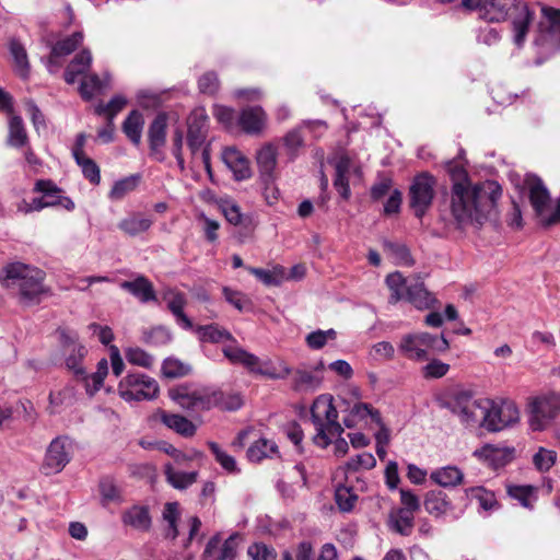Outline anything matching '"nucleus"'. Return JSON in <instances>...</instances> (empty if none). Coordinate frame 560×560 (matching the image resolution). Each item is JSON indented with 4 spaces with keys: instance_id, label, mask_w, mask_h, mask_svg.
<instances>
[{
    "instance_id": "nucleus-1",
    "label": "nucleus",
    "mask_w": 560,
    "mask_h": 560,
    "mask_svg": "<svg viewBox=\"0 0 560 560\" xmlns=\"http://www.w3.org/2000/svg\"><path fill=\"white\" fill-rule=\"evenodd\" d=\"M502 195L501 186L494 180L463 185L451 188V213L458 228L471 223L482 224Z\"/></svg>"
},
{
    "instance_id": "nucleus-2",
    "label": "nucleus",
    "mask_w": 560,
    "mask_h": 560,
    "mask_svg": "<svg viewBox=\"0 0 560 560\" xmlns=\"http://www.w3.org/2000/svg\"><path fill=\"white\" fill-rule=\"evenodd\" d=\"M224 357L232 364H240L248 372L270 380H284L291 376V388L298 393L315 392L323 382V376L317 375L311 368L301 365L292 370L284 362H280L279 369H276L270 360L262 361L242 347H226Z\"/></svg>"
},
{
    "instance_id": "nucleus-3",
    "label": "nucleus",
    "mask_w": 560,
    "mask_h": 560,
    "mask_svg": "<svg viewBox=\"0 0 560 560\" xmlns=\"http://www.w3.org/2000/svg\"><path fill=\"white\" fill-rule=\"evenodd\" d=\"M462 7L476 11L480 19L490 23L503 22L513 12V42L520 48L524 45L534 20V13L520 0H462Z\"/></svg>"
},
{
    "instance_id": "nucleus-4",
    "label": "nucleus",
    "mask_w": 560,
    "mask_h": 560,
    "mask_svg": "<svg viewBox=\"0 0 560 560\" xmlns=\"http://www.w3.org/2000/svg\"><path fill=\"white\" fill-rule=\"evenodd\" d=\"M44 279L43 270L22 262L9 264L0 272L2 285L15 292L20 303L25 306L40 302L45 292Z\"/></svg>"
},
{
    "instance_id": "nucleus-5",
    "label": "nucleus",
    "mask_w": 560,
    "mask_h": 560,
    "mask_svg": "<svg viewBox=\"0 0 560 560\" xmlns=\"http://www.w3.org/2000/svg\"><path fill=\"white\" fill-rule=\"evenodd\" d=\"M440 406L450 410L459 422L469 429L482 428L485 415L490 408V398L476 397L471 390L454 388L440 398Z\"/></svg>"
},
{
    "instance_id": "nucleus-6",
    "label": "nucleus",
    "mask_w": 560,
    "mask_h": 560,
    "mask_svg": "<svg viewBox=\"0 0 560 560\" xmlns=\"http://www.w3.org/2000/svg\"><path fill=\"white\" fill-rule=\"evenodd\" d=\"M311 419L315 427L314 443L326 448L332 438L339 436L343 432V428L338 422V411L334 406L330 396H318L311 407Z\"/></svg>"
},
{
    "instance_id": "nucleus-7",
    "label": "nucleus",
    "mask_w": 560,
    "mask_h": 560,
    "mask_svg": "<svg viewBox=\"0 0 560 560\" xmlns=\"http://www.w3.org/2000/svg\"><path fill=\"white\" fill-rule=\"evenodd\" d=\"M448 349L450 342L443 334L438 336L427 331L405 334L398 343L400 354L416 362L427 361L431 351L443 353Z\"/></svg>"
},
{
    "instance_id": "nucleus-8",
    "label": "nucleus",
    "mask_w": 560,
    "mask_h": 560,
    "mask_svg": "<svg viewBox=\"0 0 560 560\" xmlns=\"http://www.w3.org/2000/svg\"><path fill=\"white\" fill-rule=\"evenodd\" d=\"M158 382L145 374L128 373L118 384V394L125 401L151 400L158 397Z\"/></svg>"
},
{
    "instance_id": "nucleus-9",
    "label": "nucleus",
    "mask_w": 560,
    "mask_h": 560,
    "mask_svg": "<svg viewBox=\"0 0 560 560\" xmlns=\"http://www.w3.org/2000/svg\"><path fill=\"white\" fill-rule=\"evenodd\" d=\"M170 397L183 409L207 411L218 406L222 397V390L211 388L190 390L187 387H179L171 390Z\"/></svg>"
},
{
    "instance_id": "nucleus-10",
    "label": "nucleus",
    "mask_w": 560,
    "mask_h": 560,
    "mask_svg": "<svg viewBox=\"0 0 560 560\" xmlns=\"http://www.w3.org/2000/svg\"><path fill=\"white\" fill-rule=\"evenodd\" d=\"M560 415V396L550 395L534 398L528 406V424L533 431L548 429Z\"/></svg>"
},
{
    "instance_id": "nucleus-11",
    "label": "nucleus",
    "mask_w": 560,
    "mask_h": 560,
    "mask_svg": "<svg viewBox=\"0 0 560 560\" xmlns=\"http://www.w3.org/2000/svg\"><path fill=\"white\" fill-rule=\"evenodd\" d=\"M435 185V177L427 172L415 176L409 187V206L417 218L421 219L431 207Z\"/></svg>"
},
{
    "instance_id": "nucleus-12",
    "label": "nucleus",
    "mask_w": 560,
    "mask_h": 560,
    "mask_svg": "<svg viewBox=\"0 0 560 560\" xmlns=\"http://www.w3.org/2000/svg\"><path fill=\"white\" fill-rule=\"evenodd\" d=\"M490 405L482 422V428L487 431L499 432L520 421V410L514 401L497 402L490 399Z\"/></svg>"
},
{
    "instance_id": "nucleus-13",
    "label": "nucleus",
    "mask_w": 560,
    "mask_h": 560,
    "mask_svg": "<svg viewBox=\"0 0 560 560\" xmlns=\"http://www.w3.org/2000/svg\"><path fill=\"white\" fill-rule=\"evenodd\" d=\"M72 451V441L69 438H55L46 450L42 471L46 476L60 472L71 460Z\"/></svg>"
},
{
    "instance_id": "nucleus-14",
    "label": "nucleus",
    "mask_w": 560,
    "mask_h": 560,
    "mask_svg": "<svg viewBox=\"0 0 560 560\" xmlns=\"http://www.w3.org/2000/svg\"><path fill=\"white\" fill-rule=\"evenodd\" d=\"M525 187L528 191L530 206L540 224L545 225V219L548 218L552 209V200L549 190L542 180L533 174H528L525 178Z\"/></svg>"
},
{
    "instance_id": "nucleus-15",
    "label": "nucleus",
    "mask_w": 560,
    "mask_h": 560,
    "mask_svg": "<svg viewBox=\"0 0 560 560\" xmlns=\"http://www.w3.org/2000/svg\"><path fill=\"white\" fill-rule=\"evenodd\" d=\"M187 144L195 158L206 145L209 131V116L202 107L195 108L187 118Z\"/></svg>"
},
{
    "instance_id": "nucleus-16",
    "label": "nucleus",
    "mask_w": 560,
    "mask_h": 560,
    "mask_svg": "<svg viewBox=\"0 0 560 560\" xmlns=\"http://www.w3.org/2000/svg\"><path fill=\"white\" fill-rule=\"evenodd\" d=\"M167 115L159 113L148 129L150 155L158 162L165 160L163 147L166 143Z\"/></svg>"
},
{
    "instance_id": "nucleus-17",
    "label": "nucleus",
    "mask_w": 560,
    "mask_h": 560,
    "mask_svg": "<svg viewBox=\"0 0 560 560\" xmlns=\"http://www.w3.org/2000/svg\"><path fill=\"white\" fill-rule=\"evenodd\" d=\"M236 535L222 542L220 534L212 536L202 552V560H234L236 557Z\"/></svg>"
},
{
    "instance_id": "nucleus-18",
    "label": "nucleus",
    "mask_w": 560,
    "mask_h": 560,
    "mask_svg": "<svg viewBox=\"0 0 560 560\" xmlns=\"http://www.w3.org/2000/svg\"><path fill=\"white\" fill-rule=\"evenodd\" d=\"M162 299L166 302L167 308L175 317L178 326L184 329H191L194 327L190 318L184 313L187 299L183 292L168 287L162 291Z\"/></svg>"
},
{
    "instance_id": "nucleus-19",
    "label": "nucleus",
    "mask_w": 560,
    "mask_h": 560,
    "mask_svg": "<svg viewBox=\"0 0 560 560\" xmlns=\"http://www.w3.org/2000/svg\"><path fill=\"white\" fill-rule=\"evenodd\" d=\"M267 121V115L261 106H247L238 115L237 122L248 135L260 133Z\"/></svg>"
},
{
    "instance_id": "nucleus-20",
    "label": "nucleus",
    "mask_w": 560,
    "mask_h": 560,
    "mask_svg": "<svg viewBox=\"0 0 560 560\" xmlns=\"http://www.w3.org/2000/svg\"><path fill=\"white\" fill-rule=\"evenodd\" d=\"M34 190L42 192L46 207H62L68 211L74 209V202L66 196L61 195V189L52 182L39 179L36 182Z\"/></svg>"
},
{
    "instance_id": "nucleus-21",
    "label": "nucleus",
    "mask_w": 560,
    "mask_h": 560,
    "mask_svg": "<svg viewBox=\"0 0 560 560\" xmlns=\"http://www.w3.org/2000/svg\"><path fill=\"white\" fill-rule=\"evenodd\" d=\"M121 522L125 526L138 532H149L152 526V517L147 505L135 504L121 513Z\"/></svg>"
},
{
    "instance_id": "nucleus-22",
    "label": "nucleus",
    "mask_w": 560,
    "mask_h": 560,
    "mask_svg": "<svg viewBox=\"0 0 560 560\" xmlns=\"http://www.w3.org/2000/svg\"><path fill=\"white\" fill-rule=\"evenodd\" d=\"M278 150L273 143L264 144L256 153V161L260 177L264 183H271L275 179Z\"/></svg>"
},
{
    "instance_id": "nucleus-23",
    "label": "nucleus",
    "mask_w": 560,
    "mask_h": 560,
    "mask_svg": "<svg viewBox=\"0 0 560 560\" xmlns=\"http://www.w3.org/2000/svg\"><path fill=\"white\" fill-rule=\"evenodd\" d=\"M222 160L228 168L232 171L235 179L244 180L250 177L249 162L237 149L225 148L222 152Z\"/></svg>"
},
{
    "instance_id": "nucleus-24",
    "label": "nucleus",
    "mask_w": 560,
    "mask_h": 560,
    "mask_svg": "<svg viewBox=\"0 0 560 560\" xmlns=\"http://www.w3.org/2000/svg\"><path fill=\"white\" fill-rule=\"evenodd\" d=\"M196 331L198 334V337L200 341L202 342H211V343H219L223 341H230V343H226L222 348V352L224 353V349L226 347H240L236 339L232 336V334L226 330L225 328L217 325V324H210L205 326H198L196 328Z\"/></svg>"
},
{
    "instance_id": "nucleus-25",
    "label": "nucleus",
    "mask_w": 560,
    "mask_h": 560,
    "mask_svg": "<svg viewBox=\"0 0 560 560\" xmlns=\"http://www.w3.org/2000/svg\"><path fill=\"white\" fill-rule=\"evenodd\" d=\"M120 288L132 294L141 303L158 301L153 284L144 276H138L132 281H124L120 283Z\"/></svg>"
},
{
    "instance_id": "nucleus-26",
    "label": "nucleus",
    "mask_w": 560,
    "mask_h": 560,
    "mask_svg": "<svg viewBox=\"0 0 560 560\" xmlns=\"http://www.w3.org/2000/svg\"><path fill=\"white\" fill-rule=\"evenodd\" d=\"M156 416L163 424L182 436L191 438L197 431V427L184 416L164 410H160Z\"/></svg>"
},
{
    "instance_id": "nucleus-27",
    "label": "nucleus",
    "mask_w": 560,
    "mask_h": 560,
    "mask_svg": "<svg viewBox=\"0 0 560 560\" xmlns=\"http://www.w3.org/2000/svg\"><path fill=\"white\" fill-rule=\"evenodd\" d=\"M61 340L67 349L71 348V353L66 359V364L75 374H83L84 370L80 364L81 359L85 355L86 349L84 346L75 342L77 335H69L65 330L60 331Z\"/></svg>"
},
{
    "instance_id": "nucleus-28",
    "label": "nucleus",
    "mask_w": 560,
    "mask_h": 560,
    "mask_svg": "<svg viewBox=\"0 0 560 560\" xmlns=\"http://www.w3.org/2000/svg\"><path fill=\"white\" fill-rule=\"evenodd\" d=\"M404 300L411 303L418 310L430 308L435 302L434 296L425 289L423 282L419 280L409 283Z\"/></svg>"
},
{
    "instance_id": "nucleus-29",
    "label": "nucleus",
    "mask_w": 560,
    "mask_h": 560,
    "mask_svg": "<svg viewBox=\"0 0 560 560\" xmlns=\"http://www.w3.org/2000/svg\"><path fill=\"white\" fill-rule=\"evenodd\" d=\"M152 223L153 221L149 215L140 212H132L120 220L118 228L129 236H137L147 232L151 228Z\"/></svg>"
},
{
    "instance_id": "nucleus-30",
    "label": "nucleus",
    "mask_w": 560,
    "mask_h": 560,
    "mask_svg": "<svg viewBox=\"0 0 560 560\" xmlns=\"http://www.w3.org/2000/svg\"><path fill=\"white\" fill-rule=\"evenodd\" d=\"M92 54L88 49L81 50L68 65L65 71V81L68 84H73L79 75L84 74L91 67Z\"/></svg>"
},
{
    "instance_id": "nucleus-31",
    "label": "nucleus",
    "mask_w": 560,
    "mask_h": 560,
    "mask_svg": "<svg viewBox=\"0 0 560 560\" xmlns=\"http://www.w3.org/2000/svg\"><path fill=\"white\" fill-rule=\"evenodd\" d=\"M430 478L443 488H454L463 482L464 474L456 466H445L433 470Z\"/></svg>"
},
{
    "instance_id": "nucleus-32",
    "label": "nucleus",
    "mask_w": 560,
    "mask_h": 560,
    "mask_svg": "<svg viewBox=\"0 0 560 560\" xmlns=\"http://www.w3.org/2000/svg\"><path fill=\"white\" fill-rule=\"evenodd\" d=\"M109 80L108 73H104L103 79L95 73L84 77L80 84L81 96L89 101L94 95L103 93L109 88Z\"/></svg>"
},
{
    "instance_id": "nucleus-33",
    "label": "nucleus",
    "mask_w": 560,
    "mask_h": 560,
    "mask_svg": "<svg viewBox=\"0 0 560 560\" xmlns=\"http://www.w3.org/2000/svg\"><path fill=\"white\" fill-rule=\"evenodd\" d=\"M143 126L144 117L137 109L131 110L122 122L124 133L135 145L141 142Z\"/></svg>"
},
{
    "instance_id": "nucleus-34",
    "label": "nucleus",
    "mask_w": 560,
    "mask_h": 560,
    "mask_svg": "<svg viewBox=\"0 0 560 560\" xmlns=\"http://www.w3.org/2000/svg\"><path fill=\"white\" fill-rule=\"evenodd\" d=\"M83 34L82 32H75L70 36H67L60 40H58L51 48L50 60H49V71H52L51 66L55 58L63 57L70 55L82 43Z\"/></svg>"
},
{
    "instance_id": "nucleus-35",
    "label": "nucleus",
    "mask_w": 560,
    "mask_h": 560,
    "mask_svg": "<svg viewBox=\"0 0 560 560\" xmlns=\"http://www.w3.org/2000/svg\"><path fill=\"white\" fill-rule=\"evenodd\" d=\"M467 494L471 500L477 502L478 509L486 513H491L499 509L494 492L483 487H472L467 490Z\"/></svg>"
},
{
    "instance_id": "nucleus-36",
    "label": "nucleus",
    "mask_w": 560,
    "mask_h": 560,
    "mask_svg": "<svg viewBox=\"0 0 560 560\" xmlns=\"http://www.w3.org/2000/svg\"><path fill=\"white\" fill-rule=\"evenodd\" d=\"M335 500L341 512H351L358 501V495L351 485V479L346 476V483L337 487Z\"/></svg>"
},
{
    "instance_id": "nucleus-37",
    "label": "nucleus",
    "mask_w": 560,
    "mask_h": 560,
    "mask_svg": "<svg viewBox=\"0 0 560 560\" xmlns=\"http://www.w3.org/2000/svg\"><path fill=\"white\" fill-rule=\"evenodd\" d=\"M424 509L436 517L445 514L451 509L447 495L441 490L429 491L424 499Z\"/></svg>"
},
{
    "instance_id": "nucleus-38",
    "label": "nucleus",
    "mask_w": 560,
    "mask_h": 560,
    "mask_svg": "<svg viewBox=\"0 0 560 560\" xmlns=\"http://www.w3.org/2000/svg\"><path fill=\"white\" fill-rule=\"evenodd\" d=\"M164 474L168 483L175 489H186L197 480V471L176 470L171 464L164 466Z\"/></svg>"
},
{
    "instance_id": "nucleus-39",
    "label": "nucleus",
    "mask_w": 560,
    "mask_h": 560,
    "mask_svg": "<svg viewBox=\"0 0 560 560\" xmlns=\"http://www.w3.org/2000/svg\"><path fill=\"white\" fill-rule=\"evenodd\" d=\"M445 168L451 177L452 185H456L457 183L463 185L472 184L465 167L464 150L459 151L457 158L447 161L445 163Z\"/></svg>"
},
{
    "instance_id": "nucleus-40",
    "label": "nucleus",
    "mask_w": 560,
    "mask_h": 560,
    "mask_svg": "<svg viewBox=\"0 0 560 560\" xmlns=\"http://www.w3.org/2000/svg\"><path fill=\"white\" fill-rule=\"evenodd\" d=\"M28 143V136L20 116L12 115L9 120L8 144L22 148Z\"/></svg>"
},
{
    "instance_id": "nucleus-41",
    "label": "nucleus",
    "mask_w": 560,
    "mask_h": 560,
    "mask_svg": "<svg viewBox=\"0 0 560 560\" xmlns=\"http://www.w3.org/2000/svg\"><path fill=\"white\" fill-rule=\"evenodd\" d=\"M101 503L103 506L109 503L120 504L124 502V494L121 489L115 483L112 478H103L100 481Z\"/></svg>"
},
{
    "instance_id": "nucleus-42",
    "label": "nucleus",
    "mask_w": 560,
    "mask_h": 560,
    "mask_svg": "<svg viewBox=\"0 0 560 560\" xmlns=\"http://www.w3.org/2000/svg\"><path fill=\"white\" fill-rule=\"evenodd\" d=\"M415 513L409 510L398 509L390 514V526L400 535L408 536L413 528Z\"/></svg>"
},
{
    "instance_id": "nucleus-43",
    "label": "nucleus",
    "mask_w": 560,
    "mask_h": 560,
    "mask_svg": "<svg viewBox=\"0 0 560 560\" xmlns=\"http://www.w3.org/2000/svg\"><path fill=\"white\" fill-rule=\"evenodd\" d=\"M140 183V175H129L114 183L108 198L114 201L124 199L128 194L132 192Z\"/></svg>"
},
{
    "instance_id": "nucleus-44",
    "label": "nucleus",
    "mask_w": 560,
    "mask_h": 560,
    "mask_svg": "<svg viewBox=\"0 0 560 560\" xmlns=\"http://www.w3.org/2000/svg\"><path fill=\"white\" fill-rule=\"evenodd\" d=\"M385 281L390 290V296L388 300L390 304H396L405 299L409 283L400 272H393L388 275Z\"/></svg>"
},
{
    "instance_id": "nucleus-45",
    "label": "nucleus",
    "mask_w": 560,
    "mask_h": 560,
    "mask_svg": "<svg viewBox=\"0 0 560 560\" xmlns=\"http://www.w3.org/2000/svg\"><path fill=\"white\" fill-rule=\"evenodd\" d=\"M511 454L512 451L500 448L491 444H486L474 452V456L491 464H499L504 462L505 458L511 456Z\"/></svg>"
},
{
    "instance_id": "nucleus-46",
    "label": "nucleus",
    "mask_w": 560,
    "mask_h": 560,
    "mask_svg": "<svg viewBox=\"0 0 560 560\" xmlns=\"http://www.w3.org/2000/svg\"><path fill=\"white\" fill-rule=\"evenodd\" d=\"M277 452L275 442L267 439H259L247 450V457L250 462H260Z\"/></svg>"
},
{
    "instance_id": "nucleus-47",
    "label": "nucleus",
    "mask_w": 560,
    "mask_h": 560,
    "mask_svg": "<svg viewBox=\"0 0 560 560\" xmlns=\"http://www.w3.org/2000/svg\"><path fill=\"white\" fill-rule=\"evenodd\" d=\"M51 413L60 412L65 407L74 402V389L71 386H65L62 389L51 392L49 395Z\"/></svg>"
},
{
    "instance_id": "nucleus-48",
    "label": "nucleus",
    "mask_w": 560,
    "mask_h": 560,
    "mask_svg": "<svg viewBox=\"0 0 560 560\" xmlns=\"http://www.w3.org/2000/svg\"><path fill=\"white\" fill-rule=\"evenodd\" d=\"M282 140L289 159L291 161L295 160L299 155V150L304 147L302 126L299 125L296 128L288 131Z\"/></svg>"
},
{
    "instance_id": "nucleus-49",
    "label": "nucleus",
    "mask_w": 560,
    "mask_h": 560,
    "mask_svg": "<svg viewBox=\"0 0 560 560\" xmlns=\"http://www.w3.org/2000/svg\"><path fill=\"white\" fill-rule=\"evenodd\" d=\"M336 338L337 331L332 328L327 330L317 329L306 335L305 343L312 350H320L328 341H334Z\"/></svg>"
},
{
    "instance_id": "nucleus-50",
    "label": "nucleus",
    "mask_w": 560,
    "mask_h": 560,
    "mask_svg": "<svg viewBox=\"0 0 560 560\" xmlns=\"http://www.w3.org/2000/svg\"><path fill=\"white\" fill-rule=\"evenodd\" d=\"M376 465L375 457L371 453H361L350 458L345 465V475L349 476L360 469H372Z\"/></svg>"
},
{
    "instance_id": "nucleus-51",
    "label": "nucleus",
    "mask_w": 560,
    "mask_h": 560,
    "mask_svg": "<svg viewBox=\"0 0 560 560\" xmlns=\"http://www.w3.org/2000/svg\"><path fill=\"white\" fill-rule=\"evenodd\" d=\"M10 52L14 59L18 73L20 77L26 78L30 66L24 46L20 42L13 39L10 42Z\"/></svg>"
},
{
    "instance_id": "nucleus-52",
    "label": "nucleus",
    "mask_w": 560,
    "mask_h": 560,
    "mask_svg": "<svg viewBox=\"0 0 560 560\" xmlns=\"http://www.w3.org/2000/svg\"><path fill=\"white\" fill-rule=\"evenodd\" d=\"M126 360L143 369H151L154 364V357L139 347H129L125 350Z\"/></svg>"
},
{
    "instance_id": "nucleus-53",
    "label": "nucleus",
    "mask_w": 560,
    "mask_h": 560,
    "mask_svg": "<svg viewBox=\"0 0 560 560\" xmlns=\"http://www.w3.org/2000/svg\"><path fill=\"white\" fill-rule=\"evenodd\" d=\"M179 517V505L177 502H167L163 509V520L167 522L166 536L175 539L178 536L177 520Z\"/></svg>"
},
{
    "instance_id": "nucleus-54",
    "label": "nucleus",
    "mask_w": 560,
    "mask_h": 560,
    "mask_svg": "<svg viewBox=\"0 0 560 560\" xmlns=\"http://www.w3.org/2000/svg\"><path fill=\"white\" fill-rule=\"evenodd\" d=\"M127 100L122 95H115L107 104L100 103L95 107L97 115L106 116L107 120H114L115 116L126 106Z\"/></svg>"
},
{
    "instance_id": "nucleus-55",
    "label": "nucleus",
    "mask_w": 560,
    "mask_h": 560,
    "mask_svg": "<svg viewBox=\"0 0 560 560\" xmlns=\"http://www.w3.org/2000/svg\"><path fill=\"white\" fill-rule=\"evenodd\" d=\"M509 494L517 500L524 508L532 509L536 501L535 488L530 486L509 487Z\"/></svg>"
},
{
    "instance_id": "nucleus-56",
    "label": "nucleus",
    "mask_w": 560,
    "mask_h": 560,
    "mask_svg": "<svg viewBox=\"0 0 560 560\" xmlns=\"http://www.w3.org/2000/svg\"><path fill=\"white\" fill-rule=\"evenodd\" d=\"M161 370L166 378H177L187 375L190 369L177 359L167 358L163 361Z\"/></svg>"
},
{
    "instance_id": "nucleus-57",
    "label": "nucleus",
    "mask_w": 560,
    "mask_h": 560,
    "mask_svg": "<svg viewBox=\"0 0 560 560\" xmlns=\"http://www.w3.org/2000/svg\"><path fill=\"white\" fill-rule=\"evenodd\" d=\"M108 373V363L106 359H102L97 363V370L86 378V392L93 395L103 385L104 378Z\"/></svg>"
},
{
    "instance_id": "nucleus-58",
    "label": "nucleus",
    "mask_w": 560,
    "mask_h": 560,
    "mask_svg": "<svg viewBox=\"0 0 560 560\" xmlns=\"http://www.w3.org/2000/svg\"><path fill=\"white\" fill-rule=\"evenodd\" d=\"M172 339L170 330L165 327H155L151 330L144 331L142 341L150 346H164L167 345Z\"/></svg>"
},
{
    "instance_id": "nucleus-59",
    "label": "nucleus",
    "mask_w": 560,
    "mask_h": 560,
    "mask_svg": "<svg viewBox=\"0 0 560 560\" xmlns=\"http://www.w3.org/2000/svg\"><path fill=\"white\" fill-rule=\"evenodd\" d=\"M74 160L81 167L84 177L89 179L91 184L98 185L101 182V173L97 164L86 155Z\"/></svg>"
},
{
    "instance_id": "nucleus-60",
    "label": "nucleus",
    "mask_w": 560,
    "mask_h": 560,
    "mask_svg": "<svg viewBox=\"0 0 560 560\" xmlns=\"http://www.w3.org/2000/svg\"><path fill=\"white\" fill-rule=\"evenodd\" d=\"M557 460V453L545 447H539L533 457L535 467L540 471H548Z\"/></svg>"
},
{
    "instance_id": "nucleus-61",
    "label": "nucleus",
    "mask_w": 560,
    "mask_h": 560,
    "mask_svg": "<svg viewBox=\"0 0 560 560\" xmlns=\"http://www.w3.org/2000/svg\"><path fill=\"white\" fill-rule=\"evenodd\" d=\"M450 371V364L433 359L422 368V376L425 380L441 378L445 376Z\"/></svg>"
},
{
    "instance_id": "nucleus-62",
    "label": "nucleus",
    "mask_w": 560,
    "mask_h": 560,
    "mask_svg": "<svg viewBox=\"0 0 560 560\" xmlns=\"http://www.w3.org/2000/svg\"><path fill=\"white\" fill-rule=\"evenodd\" d=\"M209 448L215 457V460L229 472H235L237 470L236 462L233 456L221 450L215 442L208 443Z\"/></svg>"
},
{
    "instance_id": "nucleus-63",
    "label": "nucleus",
    "mask_w": 560,
    "mask_h": 560,
    "mask_svg": "<svg viewBox=\"0 0 560 560\" xmlns=\"http://www.w3.org/2000/svg\"><path fill=\"white\" fill-rule=\"evenodd\" d=\"M350 412L354 416L357 421L370 417L373 422H375L376 424H381L380 411L374 409L369 404L357 402L351 407Z\"/></svg>"
},
{
    "instance_id": "nucleus-64",
    "label": "nucleus",
    "mask_w": 560,
    "mask_h": 560,
    "mask_svg": "<svg viewBox=\"0 0 560 560\" xmlns=\"http://www.w3.org/2000/svg\"><path fill=\"white\" fill-rule=\"evenodd\" d=\"M223 295L231 305L243 312L250 307V300L242 292L232 290L228 287L223 288Z\"/></svg>"
}]
</instances>
